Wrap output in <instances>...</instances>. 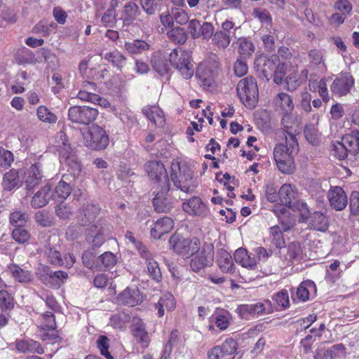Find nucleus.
<instances>
[{"mask_svg": "<svg viewBox=\"0 0 359 359\" xmlns=\"http://www.w3.org/2000/svg\"><path fill=\"white\" fill-rule=\"evenodd\" d=\"M234 260L236 263L240 264L245 268H253L256 265V259L251 257L248 251L244 248H238L234 253Z\"/></svg>", "mask_w": 359, "mask_h": 359, "instance_id": "obj_37", "label": "nucleus"}, {"mask_svg": "<svg viewBox=\"0 0 359 359\" xmlns=\"http://www.w3.org/2000/svg\"><path fill=\"white\" fill-rule=\"evenodd\" d=\"M14 307V298L8 291L0 290V309L11 310Z\"/></svg>", "mask_w": 359, "mask_h": 359, "instance_id": "obj_53", "label": "nucleus"}, {"mask_svg": "<svg viewBox=\"0 0 359 359\" xmlns=\"http://www.w3.org/2000/svg\"><path fill=\"white\" fill-rule=\"evenodd\" d=\"M342 143L347 148V151L351 156H355L359 152L358 142L353 131L351 134L346 135L342 137Z\"/></svg>", "mask_w": 359, "mask_h": 359, "instance_id": "obj_47", "label": "nucleus"}, {"mask_svg": "<svg viewBox=\"0 0 359 359\" xmlns=\"http://www.w3.org/2000/svg\"><path fill=\"white\" fill-rule=\"evenodd\" d=\"M272 106L275 111L280 112H292L294 109V103L292 97L285 93H278L272 101Z\"/></svg>", "mask_w": 359, "mask_h": 359, "instance_id": "obj_27", "label": "nucleus"}, {"mask_svg": "<svg viewBox=\"0 0 359 359\" xmlns=\"http://www.w3.org/2000/svg\"><path fill=\"white\" fill-rule=\"evenodd\" d=\"M290 63L287 61H281L278 58V62H276V67L273 73V81L275 83L280 85L283 83L286 73L289 71Z\"/></svg>", "mask_w": 359, "mask_h": 359, "instance_id": "obj_40", "label": "nucleus"}, {"mask_svg": "<svg viewBox=\"0 0 359 359\" xmlns=\"http://www.w3.org/2000/svg\"><path fill=\"white\" fill-rule=\"evenodd\" d=\"M302 253V249L299 243H292L287 247L286 258L289 261H297Z\"/></svg>", "mask_w": 359, "mask_h": 359, "instance_id": "obj_58", "label": "nucleus"}, {"mask_svg": "<svg viewBox=\"0 0 359 359\" xmlns=\"http://www.w3.org/2000/svg\"><path fill=\"white\" fill-rule=\"evenodd\" d=\"M285 83L287 89L290 91L295 90L301 85V79H299L295 69H293L292 72L286 76Z\"/></svg>", "mask_w": 359, "mask_h": 359, "instance_id": "obj_63", "label": "nucleus"}, {"mask_svg": "<svg viewBox=\"0 0 359 359\" xmlns=\"http://www.w3.org/2000/svg\"><path fill=\"white\" fill-rule=\"evenodd\" d=\"M56 138L57 140V147L60 154V162L69 166L68 171L70 172L74 177H76L81 171V167L78 158L68 143L67 135L64 132H59L57 134Z\"/></svg>", "mask_w": 359, "mask_h": 359, "instance_id": "obj_3", "label": "nucleus"}, {"mask_svg": "<svg viewBox=\"0 0 359 359\" xmlns=\"http://www.w3.org/2000/svg\"><path fill=\"white\" fill-rule=\"evenodd\" d=\"M294 187L291 184H283L278 191V200L281 205H284L289 208H292V201L294 199Z\"/></svg>", "mask_w": 359, "mask_h": 359, "instance_id": "obj_34", "label": "nucleus"}, {"mask_svg": "<svg viewBox=\"0 0 359 359\" xmlns=\"http://www.w3.org/2000/svg\"><path fill=\"white\" fill-rule=\"evenodd\" d=\"M238 315L243 319L250 320L259 316L273 312L272 303L269 299L250 304H241L236 310Z\"/></svg>", "mask_w": 359, "mask_h": 359, "instance_id": "obj_8", "label": "nucleus"}, {"mask_svg": "<svg viewBox=\"0 0 359 359\" xmlns=\"http://www.w3.org/2000/svg\"><path fill=\"white\" fill-rule=\"evenodd\" d=\"M151 63L154 69L160 75L166 74L170 70V65L166 56L160 51L153 55Z\"/></svg>", "mask_w": 359, "mask_h": 359, "instance_id": "obj_32", "label": "nucleus"}, {"mask_svg": "<svg viewBox=\"0 0 359 359\" xmlns=\"http://www.w3.org/2000/svg\"><path fill=\"white\" fill-rule=\"evenodd\" d=\"M315 283L310 280L303 281L297 287L296 294L301 302H306L309 299L310 290L315 289Z\"/></svg>", "mask_w": 359, "mask_h": 359, "instance_id": "obj_44", "label": "nucleus"}, {"mask_svg": "<svg viewBox=\"0 0 359 359\" xmlns=\"http://www.w3.org/2000/svg\"><path fill=\"white\" fill-rule=\"evenodd\" d=\"M119 0H111L110 1V7L104 13L101 19V21L104 25L111 27L115 23V10L119 6Z\"/></svg>", "mask_w": 359, "mask_h": 359, "instance_id": "obj_43", "label": "nucleus"}, {"mask_svg": "<svg viewBox=\"0 0 359 359\" xmlns=\"http://www.w3.org/2000/svg\"><path fill=\"white\" fill-rule=\"evenodd\" d=\"M309 88L313 92H318L325 102L328 101L327 81L325 79H321L319 81L311 79L309 81Z\"/></svg>", "mask_w": 359, "mask_h": 359, "instance_id": "obj_42", "label": "nucleus"}, {"mask_svg": "<svg viewBox=\"0 0 359 359\" xmlns=\"http://www.w3.org/2000/svg\"><path fill=\"white\" fill-rule=\"evenodd\" d=\"M170 66L174 67L185 79L191 78L194 73L189 51L182 48H175L169 54Z\"/></svg>", "mask_w": 359, "mask_h": 359, "instance_id": "obj_6", "label": "nucleus"}, {"mask_svg": "<svg viewBox=\"0 0 359 359\" xmlns=\"http://www.w3.org/2000/svg\"><path fill=\"white\" fill-rule=\"evenodd\" d=\"M217 264L224 273L233 271V262L231 255L224 249H220L217 252Z\"/></svg>", "mask_w": 359, "mask_h": 359, "instance_id": "obj_35", "label": "nucleus"}, {"mask_svg": "<svg viewBox=\"0 0 359 359\" xmlns=\"http://www.w3.org/2000/svg\"><path fill=\"white\" fill-rule=\"evenodd\" d=\"M281 229L282 228L278 225H275L269 228L271 241L276 248H281L284 247L285 244Z\"/></svg>", "mask_w": 359, "mask_h": 359, "instance_id": "obj_45", "label": "nucleus"}, {"mask_svg": "<svg viewBox=\"0 0 359 359\" xmlns=\"http://www.w3.org/2000/svg\"><path fill=\"white\" fill-rule=\"evenodd\" d=\"M104 58L118 69H121L126 62V57L118 50L107 53Z\"/></svg>", "mask_w": 359, "mask_h": 359, "instance_id": "obj_46", "label": "nucleus"}, {"mask_svg": "<svg viewBox=\"0 0 359 359\" xmlns=\"http://www.w3.org/2000/svg\"><path fill=\"white\" fill-rule=\"evenodd\" d=\"M7 269L14 280L18 283H31L34 280V274L31 271L25 270L15 264H8Z\"/></svg>", "mask_w": 359, "mask_h": 359, "instance_id": "obj_25", "label": "nucleus"}, {"mask_svg": "<svg viewBox=\"0 0 359 359\" xmlns=\"http://www.w3.org/2000/svg\"><path fill=\"white\" fill-rule=\"evenodd\" d=\"M238 42L239 44L238 53L241 55V57L247 58L254 53V46L250 41H248L245 38H241L238 39Z\"/></svg>", "mask_w": 359, "mask_h": 359, "instance_id": "obj_51", "label": "nucleus"}, {"mask_svg": "<svg viewBox=\"0 0 359 359\" xmlns=\"http://www.w3.org/2000/svg\"><path fill=\"white\" fill-rule=\"evenodd\" d=\"M51 187L46 184L37 191L32 196L31 200V205L33 208L37 209L46 206L50 199L53 198Z\"/></svg>", "mask_w": 359, "mask_h": 359, "instance_id": "obj_24", "label": "nucleus"}, {"mask_svg": "<svg viewBox=\"0 0 359 359\" xmlns=\"http://www.w3.org/2000/svg\"><path fill=\"white\" fill-rule=\"evenodd\" d=\"M205 65H199L196 70V76H198L201 86L205 90L212 91L215 87L216 72H212L205 69Z\"/></svg>", "mask_w": 359, "mask_h": 359, "instance_id": "obj_18", "label": "nucleus"}, {"mask_svg": "<svg viewBox=\"0 0 359 359\" xmlns=\"http://www.w3.org/2000/svg\"><path fill=\"white\" fill-rule=\"evenodd\" d=\"M171 13L174 17V20L179 25H183L186 23H189L190 21L189 13L182 8H172Z\"/></svg>", "mask_w": 359, "mask_h": 359, "instance_id": "obj_55", "label": "nucleus"}, {"mask_svg": "<svg viewBox=\"0 0 359 359\" xmlns=\"http://www.w3.org/2000/svg\"><path fill=\"white\" fill-rule=\"evenodd\" d=\"M173 228V221L170 217H163L154 223L151 228V236L155 239H160L166 233H168Z\"/></svg>", "mask_w": 359, "mask_h": 359, "instance_id": "obj_19", "label": "nucleus"}, {"mask_svg": "<svg viewBox=\"0 0 359 359\" xmlns=\"http://www.w3.org/2000/svg\"><path fill=\"white\" fill-rule=\"evenodd\" d=\"M282 124L287 133L285 136H290V134L295 136L294 134L299 133L300 130V121L296 114H283Z\"/></svg>", "mask_w": 359, "mask_h": 359, "instance_id": "obj_33", "label": "nucleus"}, {"mask_svg": "<svg viewBox=\"0 0 359 359\" xmlns=\"http://www.w3.org/2000/svg\"><path fill=\"white\" fill-rule=\"evenodd\" d=\"M119 6H122L120 19L123 20L125 25L131 23L139 13V7L133 1H127L125 4L119 0Z\"/></svg>", "mask_w": 359, "mask_h": 359, "instance_id": "obj_29", "label": "nucleus"}, {"mask_svg": "<svg viewBox=\"0 0 359 359\" xmlns=\"http://www.w3.org/2000/svg\"><path fill=\"white\" fill-rule=\"evenodd\" d=\"M287 206L281 205H274L273 212L278 219L279 224L284 231L290 230L294 226V220L290 217V212L286 208Z\"/></svg>", "mask_w": 359, "mask_h": 359, "instance_id": "obj_23", "label": "nucleus"}, {"mask_svg": "<svg viewBox=\"0 0 359 359\" xmlns=\"http://www.w3.org/2000/svg\"><path fill=\"white\" fill-rule=\"evenodd\" d=\"M212 36V42L219 48L224 49L230 43V36L223 32H216Z\"/></svg>", "mask_w": 359, "mask_h": 359, "instance_id": "obj_54", "label": "nucleus"}, {"mask_svg": "<svg viewBox=\"0 0 359 359\" xmlns=\"http://www.w3.org/2000/svg\"><path fill=\"white\" fill-rule=\"evenodd\" d=\"M16 349L21 353H36L43 354L44 351L39 342L29 338L17 339L15 342Z\"/></svg>", "mask_w": 359, "mask_h": 359, "instance_id": "obj_26", "label": "nucleus"}, {"mask_svg": "<svg viewBox=\"0 0 359 359\" xmlns=\"http://www.w3.org/2000/svg\"><path fill=\"white\" fill-rule=\"evenodd\" d=\"M236 90L241 102L247 109L251 110L257 105L259 90L255 78L248 76L240 80Z\"/></svg>", "mask_w": 359, "mask_h": 359, "instance_id": "obj_4", "label": "nucleus"}, {"mask_svg": "<svg viewBox=\"0 0 359 359\" xmlns=\"http://www.w3.org/2000/svg\"><path fill=\"white\" fill-rule=\"evenodd\" d=\"M219 346L224 356H227L233 354L236 351L238 348V343L235 339L229 338Z\"/></svg>", "mask_w": 359, "mask_h": 359, "instance_id": "obj_60", "label": "nucleus"}, {"mask_svg": "<svg viewBox=\"0 0 359 359\" xmlns=\"http://www.w3.org/2000/svg\"><path fill=\"white\" fill-rule=\"evenodd\" d=\"M81 133L84 145L91 149L102 150L109 144L108 135L97 125L93 124Z\"/></svg>", "mask_w": 359, "mask_h": 359, "instance_id": "obj_7", "label": "nucleus"}, {"mask_svg": "<svg viewBox=\"0 0 359 359\" xmlns=\"http://www.w3.org/2000/svg\"><path fill=\"white\" fill-rule=\"evenodd\" d=\"M20 185L18 171L11 169L6 172L3 177L2 187L4 189L11 191Z\"/></svg>", "mask_w": 359, "mask_h": 359, "instance_id": "obj_36", "label": "nucleus"}, {"mask_svg": "<svg viewBox=\"0 0 359 359\" xmlns=\"http://www.w3.org/2000/svg\"><path fill=\"white\" fill-rule=\"evenodd\" d=\"M310 224L311 226L322 232H325L329 227L327 217L322 212H315L311 217Z\"/></svg>", "mask_w": 359, "mask_h": 359, "instance_id": "obj_39", "label": "nucleus"}, {"mask_svg": "<svg viewBox=\"0 0 359 359\" xmlns=\"http://www.w3.org/2000/svg\"><path fill=\"white\" fill-rule=\"evenodd\" d=\"M151 44L142 39H134L126 41L124 44V49L130 55H137L149 50Z\"/></svg>", "mask_w": 359, "mask_h": 359, "instance_id": "obj_31", "label": "nucleus"}, {"mask_svg": "<svg viewBox=\"0 0 359 359\" xmlns=\"http://www.w3.org/2000/svg\"><path fill=\"white\" fill-rule=\"evenodd\" d=\"M147 268L148 273L152 279L156 282H159L161 280L162 275L161 269L158 264L154 259H150V261L147 263Z\"/></svg>", "mask_w": 359, "mask_h": 359, "instance_id": "obj_59", "label": "nucleus"}, {"mask_svg": "<svg viewBox=\"0 0 359 359\" xmlns=\"http://www.w3.org/2000/svg\"><path fill=\"white\" fill-rule=\"evenodd\" d=\"M69 119L72 123H77L79 125L87 126L96 119L95 114H67Z\"/></svg>", "mask_w": 359, "mask_h": 359, "instance_id": "obj_48", "label": "nucleus"}, {"mask_svg": "<svg viewBox=\"0 0 359 359\" xmlns=\"http://www.w3.org/2000/svg\"><path fill=\"white\" fill-rule=\"evenodd\" d=\"M187 32L194 39L200 37L209 39L213 34L214 27L210 22H204L201 23L197 19H192L188 23Z\"/></svg>", "mask_w": 359, "mask_h": 359, "instance_id": "obj_12", "label": "nucleus"}, {"mask_svg": "<svg viewBox=\"0 0 359 359\" xmlns=\"http://www.w3.org/2000/svg\"><path fill=\"white\" fill-rule=\"evenodd\" d=\"M28 218V215L26 213L21 212L20 211L12 212L9 217L11 224L15 227L24 226Z\"/></svg>", "mask_w": 359, "mask_h": 359, "instance_id": "obj_57", "label": "nucleus"}, {"mask_svg": "<svg viewBox=\"0 0 359 359\" xmlns=\"http://www.w3.org/2000/svg\"><path fill=\"white\" fill-rule=\"evenodd\" d=\"M168 36L175 43L180 44L184 43L187 39L184 29L180 27L172 28L168 31Z\"/></svg>", "mask_w": 359, "mask_h": 359, "instance_id": "obj_52", "label": "nucleus"}, {"mask_svg": "<svg viewBox=\"0 0 359 359\" xmlns=\"http://www.w3.org/2000/svg\"><path fill=\"white\" fill-rule=\"evenodd\" d=\"M68 278V273L66 271H52L46 270V274L41 277L43 283L50 287L58 288Z\"/></svg>", "mask_w": 359, "mask_h": 359, "instance_id": "obj_20", "label": "nucleus"}, {"mask_svg": "<svg viewBox=\"0 0 359 359\" xmlns=\"http://www.w3.org/2000/svg\"><path fill=\"white\" fill-rule=\"evenodd\" d=\"M100 208L93 203L83 204L80 209L79 221L82 226H86L94 222L100 213Z\"/></svg>", "mask_w": 359, "mask_h": 359, "instance_id": "obj_21", "label": "nucleus"}, {"mask_svg": "<svg viewBox=\"0 0 359 359\" xmlns=\"http://www.w3.org/2000/svg\"><path fill=\"white\" fill-rule=\"evenodd\" d=\"M144 170L149 177L159 183H161L163 191H170L168 176L164 165L156 161H148L144 164Z\"/></svg>", "mask_w": 359, "mask_h": 359, "instance_id": "obj_9", "label": "nucleus"}, {"mask_svg": "<svg viewBox=\"0 0 359 359\" xmlns=\"http://www.w3.org/2000/svg\"><path fill=\"white\" fill-rule=\"evenodd\" d=\"M298 151L299 144L295 136L292 134L285 136V143H280L275 147L273 156L280 171L286 174L294 172L295 168L294 157Z\"/></svg>", "mask_w": 359, "mask_h": 359, "instance_id": "obj_1", "label": "nucleus"}, {"mask_svg": "<svg viewBox=\"0 0 359 359\" xmlns=\"http://www.w3.org/2000/svg\"><path fill=\"white\" fill-rule=\"evenodd\" d=\"M276 62H278L277 56L269 58L263 55L257 56L255 61V68L258 76L269 81L273 75Z\"/></svg>", "mask_w": 359, "mask_h": 359, "instance_id": "obj_11", "label": "nucleus"}, {"mask_svg": "<svg viewBox=\"0 0 359 359\" xmlns=\"http://www.w3.org/2000/svg\"><path fill=\"white\" fill-rule=\"evenodd\" d=\"M97 346L99 348L101 355L107 359H113V356L109 352V339L106 336L101 335L97 341Z\"/></svg>", "mask_w": 359, "mask_h": 359, "instance_id": "obj_64", "label": "nucleus"}, {"mask_svg": "<svg viewBox=\"0 0 359 359\" xmlns=\"http://www.w3.org/2000/svg\"><path fill=\"white\" fill-rule=\"evenodd\" d=\"M183 210L189 215L204 216L207 215L208 209L199 197H192L182 204Z\"/></svg>", "mask_w": 359, "mask_h": 359, "instance_id": "obj_22", "label": "nucleus"}, {"mask_svg": "<svg viewBox=\"0 0 359 359\" xmlns=\"http://www.w3.org/2000/svg\"><path fill=\"white\" fill-rule=\"evenodd\" d=\"M353 85V77L348 74H343L334 80L331 86V90L338 96H344L350 92Z\"/></svg>", "mask_w": 359, "mask_h": 359, "instance_id": "obj_15", "label": "nucleus"}, {"mask_svg": "<svg viewBox=\"0 0 359 359\" xmlns=\"http://www.w3.org/2000/svg\"><path fill=\"white\" fill-rule=\"evenodd\" d=\"M214 259V248L212 245H204L201 250L191 259L190 267L194 272L210 266L212 264Z\"/></svg>", "mask_w": 359, "mask_h": 359, "instance_id": "obj_10", "label": "nucleus"}, {"mask_svg": "<svg viewBox=\"0 0 359 359\" xmlns=\"http://www.w3.org/2000/svg\"><path fill=\"white\" fill-rule=\"evenodd\" d=\"M13 238L19 243H25L29 241L30 234L24 226L15 227L12 232Z\"/></svg>", "mask_w": 359, "mask_h": 359, "instance_id": "obj_62", "label": "nucleus"}, {"mask_svg": "<svg viewBox=\"0 0 359 359\" xmlns=\"http://www.w3.org/2000/svg\"><path fill=\"white\" fill-rule=\"evenodd\" d=\"M131 331L133 337L141 344L142 347L147 348L149 344V337L146 330V325L139 317H133L132 320Z\"/></svg>", "mask_w": 359, "mask_h": 359, "instance_id": "obj_17", "label": "nucleus"}, {"mask_svg": "<svg viewBox=\"0 0 359 359\" xmlns=\"http://www.w3.org/2000/svg\"><path fill=\"white\" fill-rule=\"evenodd\" d=\"M168 192L163 191L162 187H161V191L158 192L154 198L153 205L156 212L166 213L172 209V202L165 196Z\"/></svg>", "mask_w": 359, "mask_h": 359, "instance_id": "obj_30", "label": "nucleus"}, {"mask_svg": "<svg viewBox=\"0 0 359 359\" xmlns=\"http://www.w3.org/2000/svg\"><path fill=\"white\" fill-rule=\"evenodd\" d=\"M327 198L332 208L336 211L345 209L348 204V197L344 190L338 186L331 187Z\"/></svg>", "mask_w": 359, "mask_h": 359, "instance_id": "obj_13", "label": "nucleus"}, {"mask_svg": "<svg viewBox=\"0 0 359 359\" xmlns=\"http://www.w3.org/2000/svg\"><path fill=\"white\" fill-rule=\"evenodd\" d=\"M117 302L120 304L135 306L143 302V296L139 289L127 287L118 295Z\"/></svg>", "mask_w": 359, "mask_h": 359, "instance_id": "obj_16", "label": "nucleus"}, {"mask_svg": "<svg viewBox=\"0 0 359 359\" xmlns=\"http://www.w3.org/2000/svg\"><path fill=\"white\" fill-rule=\"evenodd\" d=\"M65 177V175H63L62 179L55 187V191L52 194L53 198L62 201L70 195L72 189L69 184L63 180Z\"/></svg>", "mask_w": 359, "mask_h": 359, "instance_id": "obj_41", "label": "nucleus"}, {"mask_svg": "<svg viewBox=\"0 0 359 359\" xmlns=\"http://www.w3.org/2000/svg\"><path fill=\"white\" fill-rule=\"evenodd\" d=\"M42 165L40 163L37 162L32 164L25 172L26 179H25V184L26 189L27 191V196L31 194L34 188L39 185L43 177V172H42Z\"/></svg>", "mask_w": 359, "mask_h": 359, "instance_id": "obj_14", "label": "nucleus"}, {"mask_svg": "<svg viewBox=\"0 0 359 359\" xmlns=\"http://www.w3.org/2000/svg\"><path fill=\"white\" fill-rule=\"evenodd\" d=\"M99 261L102 263L104 269H110L114 267L117 259L114 254L111 252H105L99 257Z\"/></svg>", "mask_w": 359, "mask_h": 359, "instance_id": "obj_61", "label": "nucleus"}, {"mask_svg": "<svg viewBox=\"0 0 359 359\" xmlns=\"http://www.w3.org/2000/svg\"><path fill=\"white\" fill-rule=\"evenodd\" d=\"M272 299L276 302L277 305L281 308V309L284 310L290 306L289 295L285 289H283L274 294Z\"/></svg>", "mask_w": 359, "mask_h": 359, "instance_id": "obj_56", "label": "nucleus"}, {"mask_svg": "<svg viewBox=\"0 0 359 359\" xmlns=\"http://www.w3.org/2000/svg\"><path fill=\"white\" fill-rule=\"evenodd\" d=\"M34 218L36 222L43 227H49L54 224L53 216L45 210L36 212Z\"/></svg>", "mask_w": 359, "mask_h": 359, "instance_id": "obj_50", "label": "nucleus"}, {"mask_svg": "<svg viewBox=\"0 0 359 359\" xmlns=\"http://www.w3.org/2000/svg\"><path fill=\"white\" fill-rule=\"evenodd\" d=\"M170 179L177 189L185 193L192 192L197 186L194 172L185 162H172Z\"/></svg>", "mask_w": 359, "mask_h": 359, "instance_id": "obj_2", "label": "nucleus"}, {"mask_svg": "<svg viewBox=\"0 0 359 359\" xmlns=\"http://www.w3.org/2000/svg\"><path fill=\"white\" fill-rule=\"evenodd\" d=\"M50 239H48L47 244L44 248V254L47 257L48 261L53 265L62 266L63 261L61 257L60 251L57 246H52Z\"/></svg>", "mask_w": 359, "mask_h": 359, "instance_id": "obj_38", "label": "nucleus"}, {"mask_svg": "<svg viewBox=\"0 0 359 359\" xmlns=\"http://www.w3.org/2000/svg\"><path fill=\"white\" fill-rule=\"evenodd\" d=\"M43 324L40 327L41 332L43 333L41 335L42 340L55 339L56 335L53 333L49 334L46 332L47 330H55L56 328V323L55 316L52 312L47 311L42 315Z\"/></svg>", "mask_w": 359, "mask_h": 359, "instance_id": "obj_28", "label": "nucleus"}, {"mask_svg": "<svg viewBox=\"0 0 359 359\" xmlns=\"http://www.w3.org/2000/svg\"><path fill=\"white\" fill-rule=\"evenodd\" d=\"M169 241L172 250L187 259L196 254L201 247L200 240L195 236L184 237L180 234H174L170 236Z\"/></svg>", "mask_w": 359, "mask_h": 359, "instance_id": "obj_5", "label": "nucleus"}, {"mask_svg": "<svg viewBox=\"0 0 359 359\" xmlns=\"http://www.w3.org/2000/svg\"><path fill=\"white\" fill-rule=\"evenodd\" d=\"M310 64L323 71L325 69L323 53L320 50L313 49L309 53Z\"/></svg>", "mask_w": 359, "mask_h": 359, "instance_id": "obj_49", "label": "nucleus"}]
</instances>
